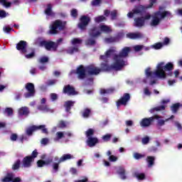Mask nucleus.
<instances>
[{
    "label": "nucleus",
    "mask_w": 182,
    "mask_h": 182,
    "mask_svg": "<svg viewBox=\"0 0 182 182\" xmlns=\"http://www.w3.org/2000/svg\"><path fill=\"white\" fill-rule=\"evenodd\" d=\"M40 46L42 48H45L46 50H53L54 52H56L58 50V44L53 41H41L40 42Z\"/></svg>",
    "instance_id": "obj_9"
},
{
    "label": "nucleus",
    "mask_w": 182,
    "mask_h": 182,
    "mask_svg": "<svg viewBox=\"0 0 182 182\" xmlns=\"http://www.w3.org/2000/svg\"><path fill=\"white\" fill-rule=\"evenodd\" d=\"M144 48V46L137 45L134 47V50H135V52H140V50H141V49H143Z\"/></svg>",
    "instance_id": "obj_56"
},
{
    "label": "nucleus",
    "mask_w": 182,
    "mask_h": 182,
    "mask_svg": "<svg viewBox=\"0 0 182 182\" xmlns=\"http://www.w3.org/2000/svg\"><path fill=\"white\" fill-rule=\"evenodd\" d=\"M94 21L96 23H100V22L106 21V17L105 16H98L94 18Z\"/></svg>",
    "instance_id": "obj_36"
},
{
    "label": "nucleus",
    "mask_w": 182,
    "mask_h": 182,
    "mask_svg": "<svg viewBox=\"0 0 182 182\" xmlns=\"http://www.w3.org/2000/svg\"><path fill=\"white\" fill-rule=\"evenodd\" d=\"M14 178H15V173L12 172L7 173L6 176L2 179V182H12Z\"/></svg>",
    "instance_id": "obj_24"
},
{
    "label": "nucleus",
    "mask_w": 182,
    "mask_h": 182,
    "mask_svg": "<svg viewBox=\"0 0 182 182\" xmlns=\"http://www.w3.org/2000/svg\"><path fill=\"white\" fill-rule=\"evenodd\" d=\"M145 73L147 77H154V76H156V74H154V72H151L150 71V68H148L146 71Z\"/></svg>",
    "instance_id": "obj_43"
},
{
    "label": "nucleus",
    "mask_w": 182,
    "mask_h": 182,
    "mask_svg": "<svg viewBox=\"0 0 182 182\" xmlns=\"http://www.w3.org/2000/svg\"><path fill=\"white\" fill-rule=\"evenodd\" d=\"M77 52H79V48L77 47H70L68 50V53H69L70 55H73V53H76Z\"/></svg>",
    "instance_id": "obj_39"
},
{
    "label": "nucleus",
    "mask_w": 182,
    "mask_h": 182,
    "mask_svg": "<svg viewBox=\"0 0 182 182\" xmlns=\"http://www.w3.org/2000/svg\"><path fill=\"white\" fill-rule=\"evenodd\" d=\"M39 153L38 152V149H35L32 153L31 156H28L31 159H32L35 161V159L38 157V155Z\"/></svg>",
    "instance_id": "obj_44"
},
{
    "label": "nucleus",
    "mask_w": 182,
    "mask_h": 182,
    "mask_svg": "<svg viewBox=\"0 0 182 182\" xmlns=\"http://www.w3.org/2000/svg\"><path fill=\"white\" fill-rule=\"evenodd\" d=\"M117 18V11L114 10L111 11V19L112 21H115V19Z\"/></svg>",
    "instance_id": "obj_49"
},
{
    "label": "nucleus",
    "mask_w": 182,
    "mask_h": 182,
    "mask_svg": "<svg viewBox=\"0 0 182 182\" xmlns=\"http://www.w3.org/2000/svg\"><path fill=\"white\" fill-rule=\"evenodd\" d=\"M144 155L141 154H139L137 152L134 154V159H135V160H140V159H144Z\"/></svg>",
    "instance_id": "obj_48"
},
{
    "label": "nucleus",
    "mask_w": 182,
    "mask_h": 182,
    "mask_svg": "<svg viewBox=\"0 0 182 182\" xmlns=\"http://www.w3.org/2000/svg\"><path fill=\"white\" fill-rule=\"evenodd\" d=\"M18 114L20 116H28L29 114V108L28 107H22L18 109Z\"/></svg>",
    "instance_id": "obj_26"
},
{
    "label": "nucleus",
    "mask_w": 182,
    "mask_h": 182,
    "mask_svg": "<svg viewBox=\"0 0 182 182\" xmlns=\"http://www.w3.org/2000/svg\"><path fill=\"white\" fill-rule=\"evenodd\" d=\"M28 42L25 41H20L16 46V49L17 50H19V52L22 55H25V58L26 59H33V58H35V49L31 48V53L26 54L28 52Z\"/></svg>",
    "instance_id": "obj_4"
},
{
    "label": "nucleus",
    "mask_w": 182,
    "mask_h": 182,
    "mask_svg": "<svg viewBox=\"0 0 182 182\" xmlns=\"http://www.w3.org/2000/svg\"><path fill=\"white\" fill-rule=\"evenodd\" d=\"M93 134H95V130L91 128L88 129L85 132V135H86V137H87V139H89V137H92Z\"/></svg>",
    "instance_id": "obj_40"
},
{
    "label": "nucleus",
    "mask_w": 182,
    "mask_h": 182,
    "mask_svg": "<svg viewBox=\"0 0 182 182\" xmlns=\"http://www.w3.org/2000/svg\"><path fill=\"white\" fill-rule=\"evenodd\" d=\"M26 90L28 92L24 94V97L26 99H28L29 97H33L35 96L36 90H35V85L32 82H27L26 84Z\"/></svg>",
    "instance_id": "obj_12"
},
{
    "label": "nucleus",
    "mask_w": 182,
    "mask_h": 182,
    "mask_svg": "<svg viewBox=\"0 0 182 182\" xmlns=\"http://www.w3.org/2000/svg\"><path fill=\"white\" fill-rule=\"evenodd\" d=\"M100 60H104V62H107V59H109V58L107 57V55L105 53V55L100 56Z\"/></svg>",
    "instance_id": "obj_60"
},
{
    "label": "nucleus",
    "mask_w": 182,
    "mask_h": 182,
    "mask_svg": "<svg viewBox=\"0 0 182 182\" xmlns=\"http://www.w3.org/2000/svg\"><path fill=\"white\" fill-rule=\"evenodd\" d=\"M100 29L101 32H105V33H110V32H112L110 27H109V26H106V25H100Z\"/></svg>",
    "instance_id": "obj_30"
},
{
    "label": "nucleus",
    "mask_w": 182,
    "mask_h": 182,
    "mask_svg": "<svg viewBox=\"0 0 182 182\" xmlns=\"http://www.w3.org/2000/svg\"><path fill=\"white\" fill-rule=\"evenodd\" d=\"M161 48H163V44L161 43H157L153 46L154 49L159 50V49H161Z\"/></svg>",
    "instance_id": "obj_53"
},
{
    "label": "nucleus",
    "mask_w": 182,
    "mask_h": 182,
    "mask_svg": "<svg viewBox=\"0 0 182 182\" xmlns=\"http://www.w3.org/2000/svg\"><path fill=\"white\" fill-rule=\"evenodd\" d=\"M108 59L112 58V56H113V58H114V55H119V54H114L116 53V50L113 49V48H109V50H107L105 52Z\"/></svg>",
    "instance_id": "obj_29"
},
{
    "label": "nucleus",
    "mask_w": 182,
    "mask_h": 182,
    "mask_svg": "<svg viewBox=\"0 0 182 182\" xmlns=\"http://www.w3.org/2000/svg\"><path fill=\"white\" fill-rule=\"evenodd\" d=\"M10 139H11V141H16V140H18V134H11Z\"/></svg>",
    "instance_id": "obj_59"
},
{
    "label": "nucleus",
    "mask_w": 182,
    "mask_h": 182,
    "mask_svg": "<svg viewBox=\"0 0 182 182\" xmlns=\"http://www.w3.org/2000/svg\"><path fill=\"white\" fill-rule=\"evenodd\" d=\"M45 127H46V125H39V126L33 125L26 129V133L27 136H32L34 132H37V130H42V133H44L45 134H48V129Z\"/></svg>",
    "instance_id": "obj_8"
},
{
    "label": "nucleus",
    "mask_w": 182,
    "mask_h": 182,
    "mask_svg": "<svg viewBox=\"0 0 182 182\" xmlns=\"http://www.w3.org/2000/svg\"><path fill=\"white\" fill-rule=\"evenodd\" d=\"M70 15L73 18H77V10L76 9H72Z\"/></svg>",
    "instance_id": "obj_52"
},
{
    "label": "nucleus",
    "mask_w": 182,
    "mask_h": 182,
    "mask_svg": "<svg viewBox=\"0 0 182 182\" xmlns=\"http://www.w3.org/2000/svg\"><path fill=\"white\" fill-rule=\"evenodd\" d=\"M146 161L147 163V167L149 168H151V167L154 166V163L156 161V157L153 156H148L146 159Z\"/></svg>",
    "instance_id": "obj_22"
},
{
    "label": "nucleus",
    "mask_w": 182,
    "mask_h": 182,
    "mask_svg": "<svg viewBox=\"0 0 182 182\" xmlns=\"http://www.w3.org/2000/svg\"><path fill=\"white\" fill-rule=\"evenodd\" d=\"M164 62L159 63L156 66L154 75L159 79H166L167 76H173V70H174V64L173 63H167L165 65ZM166 72H168L166 74Z\"/></svg>",
    "instance_id": "obj_2"
},
{
    "label": "nucleus",
    "mask_w": 182,
    "mask_h": 182,
    "mask_svg": "<svg viewBox=\"0 0 182 182\" xmlns=\"http://www.w3.org/2000/svg\"><path fill=\"white\" fill-rule=\"evenodd\" d=\"M168 15H171V14L170 13V11H156L153 18L152 20L151 21V26H157L158 25L160 24V22H161L162 19H164V18H166V16H168Z\"/></svg>",
    "instance_id": "obj_7"
},
{
    "label": "nucleus",
    "mask_w": 182,
    "mask_h": 182,
    "mask_svg": "<svg viewBox=\"0 0 182 182\" xmlns=\"http://www.w3.org/2000/svg\"><path fill=\"white\" fill-rule=\"evenodd\" d=\"M76 73L77 75V78L80 80H83V79H85L86 77V67H84L83 65H80L77 67L76 70Z\"/></svg>",
    "instance_id": "obj_15"
},
{
    "label": "nucleus",
    "mask_w": 182,
    "mask_h": 182,
    "mask_svg": "<svg viewBox=\"0 0 182 182\" xmlns=\"http://www.w3.org/2000/svg\"><path fill=\"white\" fill-rule=\"evenodd\" d=\"M132 52L130 47H124L122 48L118 55H114V63L110 65L107 63H102L100 64V72H119L122 70L124 66H126V61L124 59L129 57V53Z\"/></svg>",
    "instance_id": "obj_1"
},
{
    "label": "nucleus",
    "mask_w": 182,
    "mask_h": 182,
    "mask_svg": "<svg viewBox=\"0 0 182 182\" xmlns=\"http://www.w3.org/2000/svg\"><path fill=\"white\" fill-rule=\"evenodd\" d=\"M37 109H38V110H41L42 112H49V110H50L49 109V107L45 104H41V105H38Z\"/></svg>",
    "instance_id": "obj_32"
},
{
    "label": "nucleus",
    "mask_w": 182,
    "mask_h": 182,
    "mask_svg": "<svg viewBox=\"0 0 182 182\" xmlns=\"http://www.w3.org/2000/svg\"><path fill=\"white\" fill-rule=\"evenodd\" d=\"M73 159V156L70 154H63L59 159V163H63V161H66V160H70Z\"/></svg>",
    "instance_id": "obj_28"
},
{
    "label": "nucleus",
    "mask_w": 182,
    "mask_h": 182,
    "mask_svg": "<svg viewBox=\"0 0 182 182\" xmlns=\"http://www.w3.org/2000/svg\"><path fill=\"white\" fill-rule=\"evenodd\" d=\"M63 92L65 95H68V96H75V95H77L76 90H75V88L70 85L64 86Z\"/></svg>",
    "instance_id": "obj_18"
},
{
    "label": "nucleus",
    "mask_w": 182,
    "mask_h": 182,
    "mask_svg": "<svg viewBox=\"0 0 182 182\" xmlns=\"http://www.w3.org/2000/svg\"><path fill=\"white\" fill-rule=\"evenodd\" d=\"M90 113H92V109L89 108H85L82 112V116L85 119H87L90 117Z\"/></svg>",
    "instance_id": "obj_31"
},
{
    "label": "nucleus",
    "mask_w": 182,
    "mask_h": 182,
    "mask_svg": "<svg viewBox=\"0 0 182 182\" xmlns=\"http://www.w3.org/2000/svg\"><path fill=\"white\" fill-rule=\"evenodd\" d=\"M90 21V17L85 15L81 16L80 18V22L77 24V27L81 31H86V28H87V25H89Z\"/></svg>",
    "instance_id": "obj_11"
},
{
    "label": "nucleus",
    "mask_w": 182,
    "mask_h": 182,
    "mask_svg": "<svg viewBox=\"0 0 182 182\" xmlns=\"http://www.w3.org/2000/svg\"><path fill=\"white\" fill-rule=\"evenodd\" d=\"M169 102H170V100H162L161 101V105H162L151 108L149 110L150 113H154V112H161L163 110H166V105H167V103H168Z\"/></svg>",
    "instance_id": "obj_16"
},
{
    "label": "nucleus",
    "mask_w": 182,
    "mask_h": 182,
    "mask_svg": "<svg viewBox=\"0 0 182 182\" xmlns=\"http://www.w3.org/2000/svg\"><path fill=\"white\" fill-rule=\"evenodd\" d=\"M91 4L92 6H97V5L102 4V0H93Z\"/></svg>",
    "instance_id": "obj_57"
},
{
    "label": "nucleus",
    "mask_w": 182,
    "mask_h": 182,
    "mask_svg": "<svg viewBox=\"0 0 182 182\" xmlns=\"http://www.w3.org/2000/svg\"><path fill=\"white\" fill-rule=\"evenodd\" d=\"M73 106H75L74 101L68 100V101L65 102L64 104V107H65V112H69L70 110H71V109H72V107H73Z\"/></svg>",
    "instance_id": "obj_27"
},
{
    "label": "nucleus",
    "mask_w": 182,
    "mask_h": 182,
    "mask_svg": "<svg viewBox=\"0 0 182 182\" xmlns=\"http://www.w3.org/2000/svg\"><path fill=\"white\" fill-rule=\"evenodd\" d=\"M40 63H47V62H49V58L46 56L42 57L40 60Z\"/></svg>",
    "instance_id": "obj_55"
},
{
    "label": "nucleus",
    "mask_w": 182,
    "mask_h": 182,
    "mask_svg": "<svg viewBox=\"0 0 182 182\" xmlns=\"http://www.w3.org/2000/svg\"><path fill=\"white\" fill-rule=\"evenodd\" d=\"M159 119H163V117L160 115L155 114L153 117H151L149 118H144L141 119L140 122V125L141 127H149L154 120Z\"/></svg>",
    "instance_id": "obj_10"
},
{
    "label": "nucleus",
    "mask_w": 182,
    "mask_h": 182,
    "mask_svg": "<svg viewBox=\"0 0 182 182\" xmlns=\"http://www.w3.org/2000/svg\"><path fill=\"white\" fill-rule=\"evenodd\" d=\"M127 38H129V39H139L143 38V34L141 33H129L127 34Z\"/></svg>",
    "instance_id": "obj_23"
},
{
    "label": "nucleus",
    "mask_w": 182,
    "mask_h": 182,
    "mask_svg": "<svg viewBox=\"0 0 182 182\" xmlns=\"http://www.w3.org/2000/svg\"><path fill=\"white\" fill-rule=\"evenodd\" d=\"M145 23H146L141 16L136 17L134 19V26H135V28H143Z\"/></svg>",
    "instance_id": "obj_20"
},
{
    "label": "nucleus",
    "mask_w": 182,
    "mask_h": 182,
    "mask_svg": "<svg viewBox=\"0 0 182 182\" xmlns=\"http://www.w3.org/2000/svg\"><path fill=\"white\" fill-rule=\"evenodd\" d=\"M166 122H168V119H166V120L158 119L156 126L161 127V126H164V124H166Z\"/></svg>",
    "instance_id": "obj_42"
},
{
    "label": "nucleus",
    "mask_w": 182,
    "mask_h": 182,
    "mask_svg": "<svg viewBox=\"0 0 182 182\" xmlns=\"http://www.w3.org/2000/svg\"><path fill=\"white\" fill-rule=\"evenodd\" d=\"M112 136V134H106L105 135L102 136V141L105 142L110 141Z\"/></svg>",
    "instance_id": "obj_41"
},
{
    "label": "nucleus",
    "mask_w": 182,
    "mask_h": 182,
    "mask_svg": "<svg viewBox=\"0 0 182 182\" xmlns=\"http://www.w3.org/2000/svg\"><path fill=\"white\" fill-rule=\"evenodd\" d=\"M87 73L90 75L91 76H96L100 73V68L95 66V65L91 64L90 65H87L86 67Z\"/></svg>",
    "instance_id": "obj_14"
},
{
    "label": "nucleus",
    "mask_w": 182,
    "mask_h": 182,
    "mask_svg": "<svg viewBox=\"0 0 182 182\" xmlns=\"http://www.w3.org/2000/svg\"><path fill=\"white\" fill-rule=\"evenodd\" d=\"M38 167H43V166H46V162L42 159H40L37 161Z\"/></svg>",
    "instance_id": "obj_51"
},
{
    "label": "nucleus",
    "mask_w": 182,
    "mask_h": 182,
    "mask_svg": "<svg viewBox=\"0 0 182 182\" xmlns=\"http://www.w3.org/2000/svg\"><path fill=\"white\" fill-rule=\"evenodd\" d=\"M45 14L48 16H52V4H48L47 9L45 10Z\"/></svg>",
    "instance_id": "obj_38"
},
{
    "label": "nucleus",
    "mask_w": 182,
    "mask_h": 182,
    "mask_svg": "<svg viewBox=\"0 0 182 182\" xmlns=\"http://www.w3.org/2000/svg\"><path fill=\"white\" fill-rule=\"evenodd\" d=\"M61 162L58 163H53V170H54L55 173H58L59 171V164H60Z\"/></svg>",
    "instance_id": "obj_46"
},
{
    "label": "nucleus",
    "mask_w": 182,
    "mask_h": 182,
    "mask_svg": "<svg viewBox=\"0 0 182 182\" xmlns=\"http://www.w3.org/2000/svg\"><path fill=\"white\" fill-rule=\"evenodd\" d=\"M50 97H51V100H53V102H55V100H58V95H56L55 93H51Z\"/></svg>",
    "instance_id": "obj_64"
},
{
    "label": "nucleus",
    "mask_w": 182,
    "mask_h": 182,
    "mask_svg": "<svg viewBox=\"0 0 182 182\" xmlns=\"http://www.w3.org/2000/svg\"><path fill=\"white\" fill-rule=\"evenodd\" d=\"M141 141H142V144H149L150 141V138L149 136H145L142 138Z\"/></svg>",
    "instance_id": "obj_54"
},
{
    "label": "nucleus",
    "mask_w": 182,
    "mask_h": 182,
    "mask_svg": "<svg viewBox=\"0 0 182 182\" xmlns=\"http://www.w3.org/2000/svg\"><path fill=\"white\" fill-rule=\"evenodd\" d=\"M33 160L29 156H25L22 160V167L24 168H29V167H32V163H33Z\"/></svg>",
    "instance_id": "obj_19"
},
{
    "label": "nucleus",
    "mask_w": 182,
    "mask_h": 182,
    "mask_svg": "<svg viewBox=\"0 0 182 182\" xmlns=\"http://www.w3.org/2000/svg\"><path fill=\"white\" fill-rule=\"evenodd\" d=\"M65 28H66V21H62L59 19L55 20L50 28L49 33L50 35H56L59 33V31H63Z\"/></svg>",
    "instance_id": "obj_6"
},
{
    "label": "nucleus",
    "mask_w": 182,
    "mask_h": 182,
    "mask_svg": "<svg viewBox=\"0 0 182 182\" xmlns=\"http://www.w3.org/2000/svg\"><path fill=\"white\" fill-rule=\"evenodd\" d=\"M82 40L80 38H73L71 41V44L73 46H75V45H82Z\"/></svg>",
    "instance_id": "obj_37"
},
{
    "label": "nucleus",
    "mask_w": 182,
    "mask_h": 182,
    "mask_svg": "<svg viewBox=\"0 0 182 182\" xmlns=\"http://www.w3.org/2000/svg\"><path fill=\"white\" fill-rule=\"evenodd\" d=\"M56 136H57L56 140H60V139H63L64 137L63 132H57Z\"/></svg>",
    "instance_id": "obj_58"
},
{
    "label": "nucleus",
    "mask_w": 182,
    "mask_h": 182,
    "mask_svg": "<svg viewBox=\"0 0 182 182\" xmlns=\"http://www.w3.org/2000/svg\"><path fill=\"white\" fill-rule=\"evenodd\" d=\"M180 103H175L171 107V110L173 113H177L178 112V109H180Z\"/></svg>",
    "instance_id": "obj_33"
},
{
    "label": "nucleus",
    "mask_w": 182,
    "mask_h": 182,
    "mask_svg": "<svg viewBox=\"0 0 182 182\" xmlns=\"http://www.w3.org/2000/svg\"><path fill=\"white\" fill-rule=\"evenodd\" d=\"M117 173L119 174V176H120V178L122 180H126V178H127V176H126V170L124 168L119 167Z\"/></svg>",
    "instance_id": "obj_25"
},
{
    "label": "nucleus",
    "mask_w": 182,
    "mask_h": 182,
    "mask_svg": "<svg viewBox=\"0 0 182 182\" xmlns=\"http://www.w3.org/2000/svg\"><path fill=\"white\" fill-rule=\"evenodd\" d=\"M109 161L112 162L117 161V156H115L114 155H111L109 157Z\"/></svg>",
    "instance_id": "obj_63"
},
{
    "label": "nucleus",
    "mask_w": 182,
    "mask_h": 182,
    "mask_svg": "<svg viewBox=\"0 0 182 182\" xmlns=\"http://www.w3.org/2000/svg\"><path fill=\"white\" fill-rule=\"evenodd\" d=\"M99 143V139L96 137H88L87 139V144L89 147H95Z\"/></svg>",
    "instance_id": "obj_21"
},
{
    "label": "nucleus",
    "mask_w": 182,
    "mask_h": 182,
    "mask_svg": "<svg viewBox=\"0 0 182 182\" xmlns=\"http://www.w3.org/2000/svg\"><path fill=\"white\" fill-rule=\"evenodd\" d=\"M134 176L139 181H143L146 178V174L143 173H138L136 172L134 173Z\"/></svg>",
    "instance_id": "obj_35"
},
{
    "label": "nucleus",
    "mask_w": 182,
    "mask_h": 182,
    "mask_svg": "<svg viewBox=\"0 0 182 182\" xmlns=\"http://www.w3.org/2000/svg\"><path fill=\"white\" fill-rule=\"evenodd\" d=\"M0 4L5 6L6 8L11 7V5H12V3L6 1V0H0Z\"/></svg>",
    "instance_id": "obj_45"
},
{
    "label": "nucleus",
    "mask_w": 182,
    "mask_h": 182,
    "mask_svg": "<svg viewBox=\"0 0 182 182\" xmlns=\"http://www.w3.org/2000/svg\"><path fill=\"white\" fill-rule=\"evenodd\" d=\"M59 129H65L66 127V122L63 120H60L58 124Z\"/></svg>",
    "instance_id": "obj_50"
},
{
    "label": "nucleus",
    "mask_w": 182,
    "mask_h": 182,
    "mask_svg": "<svg viewBox=\"0 0 182 182\" xmlns=\"http://www.w3.org/2000/svg\"><path fill=\"white\" fill-rule=\"evenodd\" d=\"M4 113H6L7 116H12L14 114V109L11 107H7L5 109Z\"/></svg>",
    "instance_id": "obj_47"
},
{
    "label": "nucleus",
    "mask_w": 182,
    "mask_h": 182,
    "mask_svg": "<svg viewBox=\"0 0 182 182\" xmlns=\"http://www.w3.org/2000/svg\"><path fill=\"white\" fill-rule=\"evenodd\" d=\"M56 82H58L57 80H49L47 82L48 86H52L53 85H55V83H56Z\"/></svg>",
    "instance_id": "obj_61"
},
{
    "label": "nucleus",
    "mask_w": 182,
    "mask_h": 182,
    "mask_svg": "<svg viewBox=\"0 0 182 182\" xmlns=\"http://www.w3.org/2000/svg\"><path fill=\"white\" fill-rule=\"evenodd\" d=\"M0 18H6V11L5 10H0Z\"/></svg>",
    "instance_id": "obj_62"
},
{
    "label": "nucleus",
    "mask_w": 182,
    "mask_h": 182,
    "mask_svg": "<svg viewBox=\"0 0 182 182\" xmlns=\"http://www.w3.org/2000/svg\"><path fill=\"white\" fill-rule=\"evenodd\" d=\"M89 38L85 41V45L89 46H95L96 43V40L100 35H102V32L97 30V26H93L89 30Z\"/></svg>",
    "instance_id": "obj_5"
},
{
    "label": "nucleus",
    "mask_w": 182,
    "mask_h": 182,
    "mask_svg": "<svg viewBox=\"0 0 182 182\" xmlns=\"http://www.w3.org/2000/svg\"><path fill=\"white\" fill-rule=\"evenodd\" d=\"M21 159H18L16 161L14 162V164L12 166V170L15 171V170H19V168H21Z\"/></svg>",
    "instance_id": "obj_34"
},
{
    "label": "nucleus",
    "mask_w": 182,
    "mask_h": 182,
    "mask_svg": "<svg viewBox=\"0 0 182 182\" xmlns=\"http://www.w3.org/2000/svg\"><path fill=\"white\" fill-rule=\"evenodd\" d=\"M129 100H130V94L124 93V95L117 102V107H120L122 105L126 106Z\"/></svg>",
    "instance_id": "obj_17"
},
{
    "label": "nucleus",
    "mask_w": 182,
    "mask_h": 182,
    "mask_svg": "<svg viewBox=\"0 0 182 182\" xmlns=\"http://www.w3.org/2000/svg\"><path fill=\"white\" fill-rule=\"evenodd\" d=\"M157 2V0H149V5L143 6V5H136L132 9V11L127 14L128 18L132 19V18H134V15H143L147 11V9H150V8H153V5Z\"/></svg>",
    "instance_id": "obj_3"
},
{
    "label": "nucleus",
    "mask_w": 182,
    "mask_h": 182,
    "mask_svg": "<svg viewBox=\"0 0 182 182\" xmlns=\"http://www.w3.org/2000/svg\"><path fill=\"white\" fill-rule=\"evenodd\" d=\"M123 36H124V33L123 32H118L115 36H109L108 38H105V42L106 43H116L119 42Z\"/></svg>",
    "instance_id": "obj_13"
}]
</instances>
